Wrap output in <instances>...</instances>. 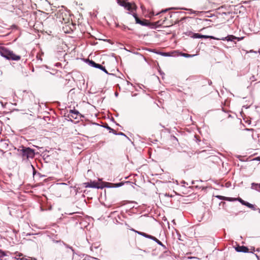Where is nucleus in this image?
<instances>
[{
	"label": "nucleus",
	"mask_w": 260,
	"mask_h": 260,
	"mask_svg": "<svg viewBox=\"0 0 260 260\" xmlns=\"http://www.w3.org/2000/svg\"><path fill=\"white\" fill-rule=\"evenodd\" d=\"M79 115H80V113L77 110H71L70 112V113L69 114V117L70 119H71L72 118H74V119H77L78 116Z\"/></svg>",
	"instance_id": "6"
},
{
	"label": "nucleus",
	"mask_w": 260,
	"mask_h": 260,
	"mask_svg": "<svg viewBox=\"0 0 260 260\" xmlns=\"http://www.w3.org/2000/svg\"><path fill=\"white\" fill-rule=\"evenodd\" d=\"M245 130L248 131V130H253L252 128H245Z\"/></svg>",
	"instance_id": "30"
},
{
	"label": "nucleus",
	"mask_w": 260,
	"mask_h": 260,
	"mask_svg": "<svg viewBox=\"0 0 260 260\" xmlns=\"http://www.w3.org/2000/svg\"><path fill=\"white\" fill-rule=\"evenodd\" d=\"M105 127L107 128V129H108V130H110V131H111V130H114L113 129L110 128V127H109L108 125L107 126H105Z\"/></svg>",
	"instance_id": "26"
},
{
	"label": "nucleus",
	"mask_w": 260,
	"mask_h": 260,
	"mask_svg": "<svg viewBox=\"0 0 260 260\" xmlns=\"http://www.w3.org/2000/svg\"><path fill=\"white\" fill-rule=\"evenodd\" d=\"M235 249L237 252H248L249 251L248 248L244 246L238 245L235 248Z\"/></svg>",
	"instance_id": "9"
},
{
	"label": "nucleus",
	"mask_w": 260,
	"mask_h": 260,
	"mask_svg": "<svg viewBox=\"0 0 260 260\" xmlns=\"http://www.w3.org/2000/svg\"><path fill=\"white\" fill-rule=\"evenodd\" d=\"M251 188L253 189H255V190H258L260 189V183L257 184V183H252L251 184Z\"/></svg>",
	"instance_id": "13"
},
{
	"label": "nucleus",
	"mask_w": 260,
	"mask_h": 260,
	"mask_svg": "<svg viewBox=\"0 0 260 260\" xmlns=\"http://www.w3.org/2000/svg\"><path fill=\"white\" fill-rule=\"evenodd\" d=\"M16 256H18V258H20V256H22V254L21 253H16Z\"/></svg>",
	"instance_id": "23"
},
{
	"label": "nucleus",
	"mask_w": 260,
	"mask_h": 260,
	"mask_svg": "<svg viewBox=\"0 0 260 260\" xmlns=\"http://www.w3.org/2000/svg\"><path fill=\"white\" fill-rule=\"evenodd\" d=\"M114 134H116V135H124V134H123L122 133H114Z\"/></svg>",
	"instance_id": "28"
},
{
	"label": "nucleus",
	"mask_w": 260,
	"mask_h": 260,
	"mask_svg": "<svg viewBox=\"0 0 260 260\" xmlns=\"http://www.w3.org/2000/svg\"><path fill=\"white\" fill-rule=\"evenodd\" d=\"M142 236L145 238H147L148 234H147L145 233H143V234H142Z\"/></svg>",
	"instance_id": "25"
},
{
	"label": "nucleus",
	"mask_w": 260,
	"mask_h": 260,
	"mask_svg": "<svg viewBox=\"0 0 260 260\" xmlns=\"http://www.w3.org/2000/svg\"><path fill=\"white\" fill-rule=\"evenodd\" d=\"M17 151L23 158H33L35 156L34 150L29 147H25L22 146L17 149Z\"/></svg>",
	"instance_id": "3"
},
{
	"label": "nucleus",
	"mask_w": 260,
	"mask_h": 260,
	"mask_svg": "<svg viewBox=\"0 0 260 260\" xmlns=\"http://www.w3.org/2000/svg\"><path fill=\"white\" fill-rule=\"evenodd\" d=\"M9 141L7 139H1L0 140V147L3 149H8L9 147Z\"/></svg>",
	"instance_id": "5"
},
{
	"label": "nucleus",
	"mask_w": 260,
	"mask_h": 260,
	"mask_svg": "<svg viewBox=\"0 0 260 260\" xmlns=\"http://www.w3.org/2000/svg\"><path fill=\"white\" fill-rule=\"evenodd\" d=\"M238 38L233 36V35H229L228 36H227L226 37L224 38H222V39H218V40H227L228 41H233L234 40H235V39H237Z\"/></svg>",
	"instance_id": "10"
},
{
	"label": "nucleus",
	"mask_w": 260,
	"mask_h": 260,
	"mask_svg": "<svg viewBox=\"0 0 260 260\" xmlns=\"http://www.w3.org/2000/svg\"><path fill=\"white\" fill-rule=\"evenodd\" d=\"M62 19L63 21H64V22L68 21L69 20V18H64L63 17H62Z\"/></svg>",
	"instance_id": "24"
},
{
	"label": "nucleus",
	"mask_w": 260,
	"mask_h": 260,
	"mask_svg": "<svg viewBox=\"0 0 260 260\" xmlns=\"http://www.w3.org/2000/svg\"><path fill=\"white\" fill-rule=\"evenodd\" d=\"M238 200L243 205H245L247 202L244 201L241 198H239Z\"/></svg>",
	"instance_id": "17"
},
{
	"label": "nucleus",
	"mask_w": 260,
	"mask_h": 260,
	"mask_svg": "<svg viewBox=\"0 0 260 260\" xmlns=\"http://www.w3.org/2000/svg\"><path fill=\"white\" fill-rule=\"evenodd\" d=\"M258 159L260 160V157H258Z\"/></svg>",
	"instance_id": "35"
},
{
	"label": "nucleus",
	"mask_w": 260,
	"mask_h": 260,
	"mask_svg": "<svg viewBox=\"0 0 260 260\" xmlns=\"http://www.w3.org/2000/svg\"><path fill=\"white\" fill-rule=\"evenodd\" d=\"M120 186V184H117V186Z\"/></svg>",
	"instance_id": "34"
},
{
	"label": "nucleus",
	"mask_w": 260,
	"mask_h": 260,
	"mask_svg": "<svg viewBox=\"0 0 260 260\" xmlns=\"http://www.w3.org/2000/svg\"><path fill=\"white\" fill-rule=\"evenodd\" d=\"M245 206L252 209L253 210H256V209L255 208V207H254V206L253 205H252L248 202H246Z\"/></svg>",
	"instance_id": "14"
},
{
	"label": "nucleus",
	"mask_w": 260,
	"mask_h": 260,
	"mask_svg": "<svg viewBox=\"0 0 260 260\" xmlns=\"http://www.w3.org/2000/svg\"><path fill=\"white\" fill-rule=\"evenodd\" d=\"M85 184L86 187L96 188H101V187L98 185V183L94 181L91 182L90 183H89V182L85 183Z\"/></svg>",
	"instance_id": "8"
},
{
	"label": "nucleus",
	"mask_w": 260,
	"mask_h": 260,
	"mask_svg": "<svg viewBox=\"0 0 260 260\" xmlns=\"http://www.w3.org/2000/svg\"><path fill=\"white\" fill-rule=\"evenodd\" d=\"M257 210H258V212L260 213V209L258 208Z\"/></svg>",
	"instance_id": "32"
},
{
	"label": "nucleus",
	"mask_w": 260,
	"mask_h": 260,
	"mask_svg": "<svg viewBox=\"0 0 260 260\" xmlns=\"http://www.w3.org/2000/svg\"><path fill=\"white\" fill-rule=\"evenodd\" d=\"M17 260H32V259H30L29 258H27L25 257H23L22 258H17Z\"/></svg>",
	"instance_id": "21"
},
{
	"label": "nucleus",
	"mask_w": 260,
	"mask_h": 260,
	"mask_svg": "<svg viewBox=\"0 0 260 260\" xmlns=\"http://www.w3.org/2000/svg\"><path fill=\"white\" fill-rule=\"evenodd\" d=\"M6 255L5 253L4 252H3V251H2L1 250H0V258L1 257H3L4 256H5Z\"/></svg>",
	"instance_id": "20"
},
{
	"label": "nucleus",
	"mask_w": 260,
	"mask_h": 260,
	"mask_svg": "<svg viewBox=\"0 0 260 260\" xmlns=\"http://www.w3.org/2000/svg\"><path fill=\"white\" fill-rule=\"evenodd\" d=\"M193 37H194V38H205V39L210 38V39H214V40H218V38H216L213 36L202 35L199 34H194L193 35Z\"/></svg>",
	"instance_id": "7"
},
{
	"label": "nucleus",
	"mask_w": 260,
	"mask_h": 260,
	"mask_svg": "<svg viewBox=\"0 0 260 260\" xmlns=\"http://www.w3.org/2000/svg\"><path fill=\"white\" fill-rule=\"evenodd\" d=\"M63 245L65 246V247L66 248L70 249L72 251L73 254H74L75 251H74V249L71 246H70V245H69L64 243H63Z\"/></svg>",
	"instance_id": "16"
},
{
	"label": "nucleus",
	"mask_w": 260,
	"mask_h": 260,
	"mask_svg": "<svg viewBox=\"0 0 260 260\" xmlns=\"http://www.w3.org/2000/svg\"><path fill=\"white\" fill-rule=\"evenodd\" d=\"M134 17L135 18V20L137 23L140 24L141 25L143 26H150L151 28H153L155 26H163L164 27H168L170 26L173 25L172 22L170 23H166V21L167 20V18L165 17V19L163 21L159 20L153 23H151L149 22L148 20L146 19H143L141 20L140 18L137 16L136 14H134Z\"/></svg>",
	"instance_id": "1"
},
{
	"label": "nucleus",
	"mask_w": 260,
	"mask_h": 260,
	"mask_svg": "<svg viewBox=\"0 0 260 260\" xmlns=\"http://www.w3.org/2000/svg\"><path fill=\"white\" fill-rule=\"evenodd\" d=\"M90 257H91V258H93V259H97V258H95V257H91V256H90Z\"/></svg>",
	"instance_id": "31"
},
{
	"label": "nucleus",
	"mask_w": 260,
	"mask_h": 260,
	"mask_svg": "<svg viewBox=\"0 0 260 260\" xmlns=\"http://www.w3.org/2000/svg\"><path fill=\"white\" fill-rule=\"evenodd\" d=\"M89 64L91 65V66L94 67V68H98V69H100L103 68V66L101 64L96 63H95L94 61H93L92 60L89 61Z\"/></svg>",
	"instance_id": "12"
},
{
	"label": "nucleus",
	"mask_w": 260,
	"mask_h": 260,
	"mask_svg": "<svg viewBox=\"0 0 260 260\" xmlns=\"http://www.w3.org/2000/svg\"><path fill=\"white\" fill-rule=\"evenodd\" d=\"M93 125L95 126L96 127H95L94 128L97 129H99L102 127L101 125H100L99 124L96 123H93Z\"/></svg>",
	"instance_id": "18"
},
{
	"label": "nucleus",
	"mask_w": 260,
	"mask_h": 260,
	"mask_svg": "<svg viewBox=\"0 0 260 260\" xmlns=\"http://www.w3.org/2000/svg\"><path fill=\"white\" fill-rule=\"evenodd\" d=\"M101 70H102V71H103L104 72H105L106 73L108 74V72L106 70V69H105V68L103 66V68L102 69H101Z\"/></svg>",
	"instance_id": "22"
},
{
	"label": "nucleus",
	"mask_w": 260,
	"mask_h": 260,
	"mask_svg": "<svg viewBox=\"0 0 260 260\" xmlns=\"http://www.w3.org/2000/svg\"><path fill=\"white\" fill-rule=\"evenodd\" d=\"M118 3L121 6L124 7L126 10L133 11L135 10L137 8V6L134 3H130L126 2L125 0H117Z\"/></svg>",
	"instance_id": "4"
},
{
	"label": "nucleus",
	"mask_w": 260,
	"mask_h": 260,
	"mask_svg": "<svg viewBox=\"0 0 260 260\" xmlns=\"http://www.w3.org/2000/svg\"><path fill=\"white\" fill-rule=\"evenodd\" d=\"M216 197L220 200H226L228 201H233L236 200V199L229 197H225L221 196H217Z\"/></svg>",
	"instance_id": "11"
},
{
	"label": "nucleus",
	"mask_w": 260,
	"mask_h": 260,
	"mask_svg": "<svg viewBox=\"0 0 260 260\" xmlns=\"http://www.w3.org/2000/svg\"><path fill=\"white\" fill-rule=\"evenodd\" d=\"M147 238H148V239H150L152 240H155L154 239H155V237H153L151 235H148L147 236Z\"/></svg>",
	"instance_id": "19"
},
{
	"label": "nucleus",
	"mask_w": 260,
	"mask_h": 260,
	"mask_svg": "<svg viewBox=\"0 0 260 260\" xmlns=\"http://www.w3.org/2000/svg\"><path fill=\"white\" fill-rule=\"evenodd\" d=\"M184 56H186V57H188V56H190V55L188 54H184L183 55Z\"/></svg>",
	"instance_id": "29"
},
{
	"label": "nucleus",
	"mask_w": 260,
	"mask_h": 260,
	"mask_svg": "<svg viewBox=\"0 0 260 260\" xmlns=\"http://www.w3.org/2000/svg\"><path fill=\"white\" fill-rule=\"evenodd\" d=\"M136 232L139 235H141V236H142V234H143V232H138V231H136Z\"/></svg>",
	"instance_id": "27"
},
{
	"label": "nucleus",
	"mask_w": 260,
	"mask_h": 260,
	"mask_svg": "<svg viewBox=\"0 0 260 260\" xmlns=\"http://www.w3.org/2000/svg\"><path fill=\"white\" fill-rule=\"evenodd\" d=\"M167 11V10H165V11H162L161 12H166Z\"/></svg>",
	"instance_id": "33"
},
{
	"label": "nucleus",
	"mask_w": 260,
	"mask_h": 260,
	"mask_svg": "<svg viewBox=\"0 0 260 260\" xmlns=\"http://www.w3.org/2000/svg\"><path fill=\"white\" fill-rule=\"evenodd\" d=\"M0 54L9 60L18 61L21 59V56L16 54L13 51L5 47H0Z\"/></svg>",
	"instance_id": "2"
},
{
	"label": "nucleus",
	"mask_w": 260,
	"mask_h": 260,
	"mask_svg": "<svg viewBox=\"0 0 260 260\" xmlns=\"http://www.w3.org/2000/svg\"><path fill=\"white\" fill-rule=\"evenodd\" d=\"M155 240H154L155 242H156L158 244L161 246L164 249H166V247L165 245H164L161 241L158 240L157 238H155L154 239Z\"/></svg>",
	"instance_id": "15"
}]
</instances>
